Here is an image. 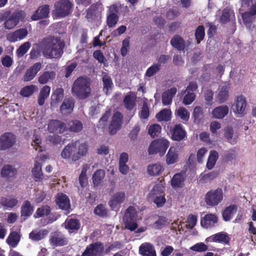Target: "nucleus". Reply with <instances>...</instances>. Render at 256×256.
<instances>
[{
	"label": "nucleus",
	"instance_id": "aec40b11",
	"mask_svg": "<svg viewBox=\"0 0 256 256\" xmlns=\"http://www.w3.org/2000/svg\"><path fill=\"white\" fill-rule=\"evenodd\" d=\"M75 102L72 98H66L62 102L60 110L62 114H68L72 112L74 106Z\"/></svg>",
	"mask_w": 256,
	"mask_h": 256
},
{
	"label": "nucleus",
	"instance_id": "e433bc0d",
	"mask_svg": "<svg viewBox=\"0 0 256 256\" xmlns=\"http://www.w3.org/2000/svg\"><path fill=\"white\" fill-rule=\"evenodd\" d=\"M56 76V73L54 71H46L40 74L38 78L40 84H46L50 80H53Z\"/></svg>",
	"mask_w": 256,
	"mask_h": 256
},
{
	"label": "nucleus",
	"instance_id": "a18cd8bd",
	"mask_svg": "<svg viewBox=\"0 0 256 256\" xmlns=\"http://www.w3.org/2000/svg\"><path fill=\"white\" fill-rule=\"evenodd\" d=\"M48 231L46 230H34L30 234V238L32 240H40L47 235Z\"/></svg>",
	"mask_w": 256,
	"mask_h": 256
},
{
	"label": "nucleus",
	"instance_id": "9d476101",
	"mask_svg": "<svg viewBox=\"0 0 256 256\" xmlns=\"http://www.w3.org/2000/svg\"><path fill=\"white\" fill-rule=\"evenodd\" d=\"M122 120L123 115L120 112L116 111L114 112L108 126L109 132L110 134H116L121 128Z\"/></svg>",
	"mask_w": 256,
	"mask_h": 256
},
{
	"label": "nucleus",
	"instance_id": "423d86ee",
	"mask_svg": "<svg viewBox=\"0 0 256 256\" xmlns=\"http://www.w3.org/2000/svg\"><path fill=\"white\" fill-rule=\"evenodd\" d=\"M170 146V142L164 138H161L156 139L152 142L148 152L150 154H159L160 156H163Z\"/></svg>",
	"mask_w": 256,
	"mask_h": 256
},
{
	"label": "nucleus",
	"instance_id": "09e8293b",
	"mask_svg": "<svg viewBox=\"0 0 256 256\" xmlns=\"http://www.w3.org/2000/svg\"><path fill=\"white\" fill-rule=\"evenodd\" d=\"M105 176L104 170L100 169L96 171L92 175V182L94 186H98Z\"/></svg>",
	"mask_w": 256,
	"mask_h": 256
},
{
	"label": "nucleus",
	"instance_id": "c756f323",
	"mask_svg": "<svg viewBox=\"0 0 256 256\" xmlns=\"http://www.w3.org/2000/svg\"><path fill=\"white\" fill-rule=\"evenodd\" d=\"M229 108L227 106H220L215 108L212 112L213 117L217 119H222L228 115Z\"/></svg>",
	"mask_w": 256,
	"mask_h": 256
},
{
	"label": "nucleus",
	"instance_id": "4d7b16f0",
	"mask_svg": "<svg viewBox=\"0 0 256 256\" xmlns=\"http://www.w3.org/2000/svg\"><path fill=\"white\" fill-rule=\"evenodd\" d=\"M218 222V217L216 215L208 214L205 215L200 220V224H215Z\"/></svg>",
	"mask_w": 256,
	"mask_h": 256
},
{
	"label": "nucleus",
	"instance_id": "a878e982",
	"mask_svg": "<svg viewBox=\"0 0 256 256\" xmlns=\"http://www.w3.org/2000/svg\"><path fill=\"white\" fill-rule=\"evenodd\" d=\"M186 176L184 173L176 174L171 180V186L174 188H182L184 185Z\"/></svg>",
	"mask_w": 256,
	"mask_h": 256
},
{
	"label": "nucleus",
	"instance_id": "7ed1b4c3",
	"mask_svg": "<svg viewBox=\"0 0 256 256\" xmlns=\"http://www.w3.org/2000/svg\"><path fill=\"white\" fill-rule=\"evenodd\" d=\"M26 16L23 10H18L10 14L8 10L0 16V22L4 21V27L7 30H11L18 24L20 20H24Z\"/></svg>",
	"mask_w": 256,
	"mask_h": 256
},
{
	"label": "nucleus",
	"instance_id": "1a4fd4ad",
	"mask_svg": "<svg viewBox=\"0 0 256 256\" xmlns=\"http://www.w3.org/2000/svg\"><path fill=\"white\" fill-rule=\"evenodd\" d=\"M16 142V136L10 132H6L0 136V150H6L12 148Z\"/></svg>",
	"mask_w": 256,
	"mask_h": 256
},
{
	"label": "nucleus",
	"instance_id": "774afa93",
	"mask_svg": "<svg viewBox=\"0 0 256 256\" xmlns=\"http://www.w3.org/2000/svg\"><path fill=\"white\" fill-rule=\"evenodd\" d=\"M150 116V110L146 102L144 103L142 110L139 112V116L142 120L148 119Z\"/></svg>",
	"mask_w": 256,
	"mask_h": 256
},
{
	"label": "nucleus",
	"instance_id": "9b49d317",
	"mask_svg": "<svg viewBox=\"0 0 256 256\" xmlns=\"http://www.w3.org/2000/svg\"><path fill=\"white\" fill-rule=\"evenodd\" d=\"M103 244L97 242L90 244L82 253L83 256H101L104 252Z\"/></svg>",
	"mask_w": 256,
	"mask_h": 256
},
{
	"label": "nucleus",
	"instance_id": "c85d7f7f",
	"mask_svg": "<svg viewBox=\"0 0 256 256\" xmlns=\"http://www.w3.org/2000/svg\"><path fill=\"white\" fill-rule=\"evenodd\" d=\"M139 251L143 256H156L154 246L150 243L142 244L140 246Z\"/></svg>",
	"mask_w": 256,
	"mask_h": 256
},
{
	"label": "nucleus",
	"instance_id": "f3484780",
	"mask_svg": "<svg viewBox=\"0 0 256 256\" xmlns=\"http://www.w3.org/2000/svg\"><path fill=\"white\" fill-rule=\"evenodd\" d=\"M42 68L40 62H36L28 68L25 72L23 80L24 82H29L32 80Z\"/></svg>",
	"mask_w": 256,
	"mask_h": 256
},
{
	"label": "nucleus",
	"instance_id": "6e6552de",
	"mask_svg": "<svg viewBox=\"0 0 256 256\" xmlns=\"http://www.w3.org/2000/svg\"><path fill=\"white\" fill-rule=\"evenodd\" d=\"M119 6L116 4L110 6L106 14V23L109 28L116 27L119 20Z\"/></svg>",
	"mask_w": 256,
	"mask_h": 256
},
{
	"label": "nucleus",
	"instance_id": "8fccbe9b",
	"mask_svg": "<svg viewBox=\"0 0 256 256\" xmlns=\"http://www.w3.org/2000/svg\"><path fill=\"white\" fill-rule=\"evenodd\" d=\"M175 115L180 118L184 122H188L190 118V112L182 106L179 107L175 110Z\"/></svg>",
	"mask_w": 256,
	"mask_h": 256
},
{
	"label": "nucleus",
	"instance_id": "dca6fc26",
	"mask_svg": "<svg viewBox=\"0 0 256 256\" xmlns=\"http://www.w3.org/2000/svg\"><path fill=\"white\" fill-rule=\"evenodd\" d=\"M28 34V32L26 28H21L8 34L6 39L10 42H14L24 39Z\"/></svg>",
	"mask_w": 256,
	"mask_h": 256
},
{
	"label": "nucleus",
	"instance_id": "052dcab7",
	"mask_svg": "<svg viewBox=\"0 0 256 256\" xmlns=\"http://www.w3.org/2000/svg\"><path fill=\"white\" fill-rule=\"evenodd\" d=\"M30 46V43L27 42L20 46L16 52L19 58L23 56L27 52Z\"/></svg>",
	"mask_w": 256,
	"mask_h": 256
},
{
	"label": "nucleus",
	"instance_id": "603ef678",
	"mask_svg": "<svg viewBox=\"0 0 256 256\" xmlns=\"http://www.w3.org/2000/svg\"><path fill=\"white\" fill-rule=\"evenodd\" d=\"M218 175L219 172L216 170H214L204 175L201 174L200 182L202 184L206 183L216 178Z\"/></svg>",
	"mask_w": 256,
	"mask_h": 256
},
{
	"label": "nucleus",
	"instance_id": "338daca9",
	"mask_svg": "<svg viewBox=\"0 0 256 256\" xmlns=\"http://www.w3.org/2000/svg\"><path fill=\"white\" fill-rule=\"evenodd\" d=\"M160 69L159 64H153L148 68L146 72V76L148 77H152Z\"/></svg>",
	"mask_w": 256,
	"mask_h": 256
},
{
	"label": "nucleus",
	"instance_id": "4468645a",
	"mask_svg": "<svg viewBox=\"0 0 256 256\" xmlns=\"http://www.w3.org/2000/svg\"><path fill=\"white\" fill-rule=\"evenodd\" d=\"M137 212L134 206H130L126 210L123 217L124 224H137L136 220Z\"/></svg>",
	"mask_w": 256,
	"mask_h": 256
},
{
	"label": "nucleus",
	"instance_id": "20e7f679",
	"mask_svg": "<svg viewBox=\"0 0 256 256\" xmlns=\"http://www.w3.org/2000/svg\"><path fill=\"white\" fill-rule=\"evenodd\" d=\"M240 4L248 9L242 14L243 22L246 26H250L256 21V0H240Z\"/></svg>",
	"mask_w": 256,
	"mask_h": 256
},
{
	"label": "nucleus",
	"instance_id": "bb28decb",
	"mask_svg": "<svg viewBox=\"0 0 256 256\" xmlns=\"http://www.w3.org/2000/svg\"><path fill=\"white\" fill-rule=\"evenodd\" d=\"M177 92V88L172 87L164 91L162 94V103L164 106L170 104L172 98L174 97Z\"/></svg>",
	"mask_w": 256,
	"mask_h": 256
},
{
	"label": "nucleus",
	"instance_id": "13d9d810",
	"mask_svg": "<svg viewBox=\"0 0 256 256\" xmlns=\"http://www.w3.org/2000/svg\"><path fill=\"white\" fill-rule=\"evenodd\" d=\"M161 130L162 128L160 124H154L150 126L148 133L152 138H154L160 134Z\"/></svg>",
	"mask_w": 256,
	"mask_h": 256
},
{
	"label": "nucleus",
	"instance_id": "72a5a7b5",
	"mask_svg": "<svg viewBox=\"0 0 256 256\" xmlns=\"http://www.w3.org/2000/svg\"><path fill=\"white\" fill-rule=\"evenodd\" d=\"M178 158V155L176 148L171 146L166 155V163L168 165L174 164L176 162Z\"/></svg>",
	"mask_w": 256,
	"mask_h": 256
},
{
	"label": "nucleus",
	"instance_id": "bf43d9fd",
	"mask_svg": "<svg viewBox=\"0 0 256 256\" xmlns=\"http://www.w3.org/2000/svg\"><path fill=\"white\" fill-rule=\"evenodd\" d=\"M156 118L159 121H168L170 120V111L164 109L156 114Z\"/></svg>",
	"mask_w": 256,
	"mask_h": 256
},
{
	"label": "nucleus",
	"instance_id": "0eeeda50",
	"mask_svg": "<svg viewBox=\"0 0 256 256\" xmlns=\"http://www.w3.org/2000/svg\"><path fill=\"white\" fill-rule=\"evenodd\" d=\"M223 199V192L222 188L211 190L208 192L204 197V201L208 206L214 207L218 206Z\"/></svg>",
	"mask_w": 256,
	"mask_h": 256
},
{
	"label": "nucleus",
	"instance_id": "412c9836",
	"mask_svg": "<svg viewBox=\"0 0 256 256\" xmlns=\"http://www.w3.org/2000/svg\"><path fill=\"white\" fill-rule=\"evenodd\" d=\"M50 242L54 246H63L67 244L66 238L58 232L51 234Z\"/></svg>",
	"mask_w": 256,
	"mask_h": 256
},
{
	"label": "nucleus",
	"instance_id": "de8ad7c7",
	"mask_svg": "<svg viewBox=\"0 0 256 256\" xmlns=\"http://www.w3.org/2000/svg\"><path fill=\"white\" fill-rule=\"evenodd\" d=\"M123 102L125 108L128 110H132L136 106V98L131 94L126 96Z\"/></svg>",
	"mask_w": 256,
	"mask_h": 256
},
{
	"label": "nucleus",
	"instance_id": "49530a36",
	"mask_svg": "<svg viewBox=\"0 0 256 256\" xmlns=\"http://www.w3.org/2000/svg\"><path fill=\"white\" fill-rule=\"evenodd\" d=\"M204 116L203 108L200 106H196L192 114V117L195 123L199 124Z\"/></svg>",
	"mask_w": 256,
	"mask_h": 256
},
{
	"label": "nucleus",
	"instance_id": "f704fd0d",
	"mask_svg": "<svg viewBox=\"0 0 256 256\" xmlns=\"http://www.w3.org/2000/svg\"><path fill=\"white\" fill-rule=\"evenodd\" d=\"M88 144L86 142L81 144L78 146V152L72 155V159L74 162H76L80 159L82 156L86 155L88 151Z\"/></svg>",
	"mask_w": 256,
	"mask_h": 256
},
{
	"label": "nucleus",
	"instance_id": "0e129e2a",
	"mask_svg": "<svg viewBox=\"0 0 256 256\" xmlns=\"http://www.w3.org/2000/svg\"><path fill=\"white\" fill-rule=\"evenodd\" d=\"M18 202V200L16 198H4L2 199V203L4 206L8 208H14Z\"/></svg>",
	"mask_w": 256,
	"mask_h": 256
},
{
	"label": "nucleus",
	"instance_id": "473e14b6",
	"mask_svg": "<svg viewBox=\"0 0 256 256\" xmlns=\"http://www.w3.org/2000/svg\"><path fill=\"white\" fill-rule=\"evenodd\" d=\"M78 141L72 142L71 144L66 146L61 152V156L63 158L67 159L70 158L72 152H74L77 147Z\"/></svg>",
	"mask_w": 256,
	"mask_h": 256
},
{
	"label": "nucleus",
	"instance_id": "5701e85b",
	"mask_svg": "<svg viewBox=\"0 0 256 256\" xmlns=\"http://www.w3.org/2000/svg\"><path fill=\"white\" fill-rule=\"evenodd\" d=\"M64 96V90L62 88H56L51 96L50 106L56 108L62 100Z\"/></svg>",
	"mask_w": 256,
	"mask_h": 256
},
{
	"label": "nucleus",
	"instance_id": "ea45409f",
	"mask_svg": "<svg viewBox=\"0 0 256 256\" xmlns=\"http://www.w3.org/2000/svg\"><path fill=\"white\" fill-rule=\"evenodd\" d=\"M17 173V170L12 166L7 164L4 166L1 170V176L2 177L12 178Z\"/></svg>",
	"mask_w": 256,
	"mask_h": 256
},
{
	"label": "nucleus",
	"instance_id": "a19ab883",
	"mask_svg": "<svg viewBox=\"0 0 256 256\" xmlns=\"http://www.w3.org/2000/svg\"><path fill=\"white\" fill-rule=\"evenodd\" d=\"M20 240V236L18 232L12 231L8 236L6 242L12 248H15Z\"/></svg>",
	"mask_w": 256,
	"mask_h": 256
},
{
	"label": "nucleus",
	"instance_id": "6e6d98bb",
	"mask_svg": "<svg viewBox=\"0 0 256 256\" xmlns=\"http://www.w3.org/2000/svg\"><path fill=\"white\" fill-rule=\"evenodd\" d=\"M102 81L103 82L104 90L106 91V92L107 94L112 88L113 85L112 78L108 74L106 73L102 76Z\"/></svg>",
	"mask_w": 256,
	"mask_h": 256
},
{
	"label": "nucleus",
	"instance_id": "5fc2aeb1",
	"mask_svg": "<svg viewBox=\"0 0 256 256\" xmlns=\"http://www.w3.org/2000/svg\"><path fill=\"white\" fill-rule=\"evenodd\" d=\"M88 168V164H84L81 171V173L79 176L78 180L80 186L82 188L84 187L88 184V178L86 176V172Z\"/></svg>",
	"mask_w": 256,
	"mask_h": 256
},
{
	"label": "nucleus",
	"instance_id": "393cba45",
	"mask_svg": "<svg viewBox=\"0 0 256 256\" xmlns=\"http://www.w3.org/2000/svg\"><path fill=\"white\" fill-rule=\"evenodd\" d=\"M229 89L230 86L228 84H224L220 86L219 90V92L216 96V101L219 104H222L225 102L229 96Z\"/></svg>",
	"mask_w": 256,
	"mask_h": 256
},
{
	"label": "nucleus",
	"instance_id": "2f4dec72",
	"mask_svg": "<svg viewBox=\"0 0 256 256\" xmlns=\"http://www.w3.org/2000/svg\"><path fill=\"white\" fill-rule=\"evenodd\" d=\"M170 44L179 51L184 50L186 44L183 38L179 35H174L170 40Z\"/></svg>",
	"mask_w": 256,
	"mask_h": 256
},
{
	"label": "nucleus",
	"instance_id": "680f3d73",
	"mask_svg": "<svg viewBox=\"0 0 256 256\" xmlns=\"http://www.w3.org/2000/svg\"><path fill=\"white\" fill-rule=\"evenodd\" d=\"M111 114L110 109L107 110L102 115L98 121V126L102 128H104L106 126L107 122Z\"/></svg>",
	"mask_w": 256,
	"mask_h": 256
},
{
	"label": "nucleus",
	"instance_id": "f8f14e48",
	"mask_svg": "<svg viewBox=\"0 0 256 256\" xmlns=\"http://www.w3.org/2000/svg\"><path fill=\"white\" fill-rule=\"evenodd\" d=\"M48 130L50 132L62 134L67 130L66 124L58 120H52L48 124Z\"/></svg>",
	"mask_w": 256,
	"mask_h": 256
},
{
	"label": "nucleus",
	"instance_id": "7c9ffc66",
	"mask_svg": "<svg viewBox=\"0 0 256 256\" xmlns=\"http://www.w3.org/2000/svg\"><path fill=\"white\" fill-rule=\"evenodd\" d=\"M32 172V178L36 182H41L44 178V174L42 170V165L37 161L34 162Z\"/></svg>",
	"mask_w": 256,
	"mask_h": 256
},
{
	"label": "nucleus",
	"instance_id": "b1692460",
	"mask_svg": "<svg viewBox=\"0 0 256 256\" xmlns=\"http://www.w3.org/2000/svg\"><path fill=\"white\" fill-rule=\"evenodd\" d=\"M206 241V242H217L228 244L230 241V238L226 234L219 232L207 238Z\"/></svg>",
	"mask_w": 256,
	"mask_h": 256
},
{
	"label": "nucleus",
	"instance_id": "cd10ccee",
	"mask_svg": "<svg viewBox=\"0 0 256 256\" xmlns=\"http://www.w3.org/2000/svg\"><path fill=\"white\" fill-rule=\"evenodd\" d=\"M34 212V207L31 205L30 202L25 200L21 207V218L25 220L28 216H31Z\"/></svg>",
	"mask_w": 256,
	"mask_h": 256
},
{
	"label": "nucleus",
	"instance_id": "f257e3e1",
	"mask_svg": "<svg viewBox=\"0 0 256 256\" xmlns=\"http://www.w3.org/2000/svg\"><path fill=\"white\" fill-rule=\"evenodd\" d=\"M64 46L65 43L60 37L50 36L34 45L30 53V58L32 60L38 58L42 52L46 58L60 59L64 54Z\"/></svg>",
	"mask_w": 256,
	"mask_h": 256
},
{
	"label": "nucleus",
	"instance_id": "864d4df0",
	"mask_svg": "<svg viewBox=\"0 0 256 256\" xmlns=\"http://www.w3.org/2000/svg\"><path fill=\"white\" fill-rule=\"evenodd\" d=\"M68 128L70 132H78L82 130L83 124L80 121L75 120L69 122Z\"/></svg>",
	"mask_w": 256,
	"mask_h": 256
},
{
	"label": "nucleus",
	"instance_id": "c03bdc74",
	"mask_svg": "<svg viewBox=\"0 0 256 256\" xmlns=\"http://www.w3.org/2000/svg\"><path fill=\"white\" fill-rule=\"evenodd\" d=\"M164 186L162 184V180L160 183L155 184L152 189L150 190L148 194V197L151 198H154L155 196L160 195L164 191Z\"/></svg>",
	"mask_w": 256,
	"mask_h": 256
},
{
	"label": "nucleus",
	"instance_id": "69168bd1",
	"mask_svg": "<svg viewBox=\"0 0 256 256\" xmlns=\"http://www.w3.org/2000/svg\"><path fill=\"white\" fill-rule=\"evenodd\" d=\"M186 92V94L184 97L182 103L187 106L191 104L195 100L196 96L194 92Z\"/></svg>",
	"mask_w": 256,
	"mask_h": 256
},
{
	"label": "nucleus",
	"instance_id": "3c124183",
	"mask_svg": "<svg viewBox=\"0 0 256 256\" xmlns=\"http://www.w3.org/2000/svg\"><path fill=\"white\" fill-rule=\"evenodd\" d=\"M194 37L196 44H199L203 40L205 37V28L204 26H198L196 29Z\"/></svg>",
	"mask_w": 256,
	"mask_h": 256
},
{
	"label": "nucleus",
	"instance_id": "79ce46f5",
	"mask_svg": "<svg viewBox=\"0 0 256 256\" xmlns=\"http://www.w3.org/2000/svg\"><path fill=\"white\" fill-rule=\"evenodd\" d=\"M218 158V152L214 150H211L206 162V168L210 170L212 169L214 166Z\"/></svg>",
	"mask_w": 256,
	"mask_h": 256
},
{
	"label": "nucleus",
	"instance_id": "58836bf2",
	"mask_svg": "<svg viewBox=\"0 0 256 256\" xmlns=\"http://www.w3.org/2000/svg\"><path fill=\"white\" fill-rule=\"evenodd\" d=\"M163 170L162 166L160 163L150 164L147 168L148 172L151 176H158Z\"/></svg>",
	"mask_w": 256,
	"mask_h": 256
},
{
	"label": "nucleus",
	"instance_id": "e2e57ef3",
	"mask_svg": "<svg viewBox=\"0 0 256 256\" xmlns=\"http://www.w3.org/2000/svg\"><path fill=\"white\" fill-rule=\"evenodd\" d=\"M34 91V86L30 85L24 87L20 91V94L24 97H28L32 95Z\"/></svg>",
	"mask_w": 256,
	"mask_h": 256
},
{
	"label": "nucleus",
	"instance_id": "4c0bfd02",
	"mask_svg": "<svg viewBox=\"0 0 256 256\" xmlns=\"http://www.w3.org/2000/svg\"><path fill=\"white\" fill-rule=\"evenodd\" d=\"M237 210V206L235 204L230 205L226 207L222 212V215L225 221L230 220L234 213Z\"/></svg>",
	"mask_w": 256,
	"mask_h": 256
},
{
	"label": "nucleus",
	"instance_id": "2eb2a0df",
	"mask_svg": "<svg viewBox=\"0 0 256 256\" xmlns=\"http://www.w3.org/2000/svg\"><path fill=\"white\" fill-rule=\"evenodd\" d=\"M246 100L242 95L238 96L235 100L234 104L233 105L234 112L235 114L242 115L246 110Z\"/></svg>",
	"mask_w": 256,
	"mask_h": 256
},
{
	"label": "nucleus",
	"instance_id": "a211bd4d",
	"mask_svg": "<svg viewBox=\"0 0 256 256\" xmlns=\"http://www.w3.org/2000/svg\"><path fill=\"white\" fill-rule=\"evenodd\" d=\"M50 14V6L48 4H44L40 6L32 16L31 18L32 20H38L40 19L45 18L48 17Z\"/></svg>",
	"mask_w": 256,
	"mask_h": 256
},
{
	"label": "nucleus",
	"instance_id": "37998d69",
	"mask_svg": "<svg viewBox=\"0 0 256 256\" xmlns=\"http://www.w3.org/2000/svg\"><path fill=\"white\" fill-rule=\"evenodd\" d=\"M51 208L48 205H44L38 208L34 213V216L35 218H40L50 214Z\"/></svg>",
	"mask_w": 256,
	"mask_h": 256
},
{
	"label": "nucleus",
	"instance_id": "ddd939ff",
	"mask_svg": "<svg viewBox=\"0 0 256 256\" xmlns=\"http://www.w3.org/2000/svg\"><path fill=\"white\" fill-rule=\"evenodd\" d=\"M55 202L60 209L68 210L70 208V200L64 194L58 193L56 196Z\"/></svg>",
	"mask_w": 256,
	"mask_h": 256
},
{
	"label": "nucleus",
	"instance_id": "c9c22d12",
	"mask_svg": "<svg viewBox=\"0 0 256 256\" xmlns=\"http://www.w3.org/2000/svg\"><path fill=\"white\" fill-rule=\"evenodd\" d=\"M50 91V88L48 86H44L40 90L38 96V104L40 106L44 104L46 100L48 97Z\"/></svg>",
	"mask_w": 256,
	"mask_h": 256
},
{
	"label": "nucleus",
	"instance_id": "6ab92c4d",
	"mask_svg": "<svg viewBox=\"0 0 256 256\" xmlns=\"http://www.w3.org/2000/svg\"><path fill=\"white\" fill-rule=\"evenodd\" d=\"M126 198V194L124 192H119L114 194L108 202V204L112 210L116 208L122 204Z\"/></svg>",
	"mask_w": 256,
	"mask_h": 256
},
{
	"label": "nucleus",
	"instance_id": "4be33fe9",
	"mask_svg": "<svg viewBox=\"0 0 256 256\" xmlns=\"http://www.w3.org/2000/svg\"><path fill=\"white\" fill-rule=\"evenodd\" d=\"M170 132L172 138L174 140L180 141L186 136V132L180 124L174 126L172 128H170Z\"/></svg>",
	"mask_w": 256,
	"mask_h": 256
},
{
	"label": "nucleus",
	"instance_id": "f03ea898",
	"mask_svg": "<svg viewBox=\"0 0 256 256\" xmlns=\"http://www.w3.org/2000/svg\"><path fill=\"white\" fill-rule=\"evenodd\" d=\"M72 93L79 100L88 98L91 93L90 83L87 78L80 76L74 80L72 86Z\"/></svg>",
	"mask_w": 256,
	"mask_h": 256
},
{
	"label": "nucleus",
	"instance_id": "39448f33",
	"mask_svg": "<svg viewBox=\"0 0 256 256\" xmlns=\"http://www.w3.org/2000/svg\"><path fill=\"white\" fill-rule=\"evenodd\" d=\"M73 6L70 0H59L54 4L52 14L56 18H66L72 13Z\"/></svg>",
	"mask_w": 256,
	"mask_h": 256
}]
</instances>
